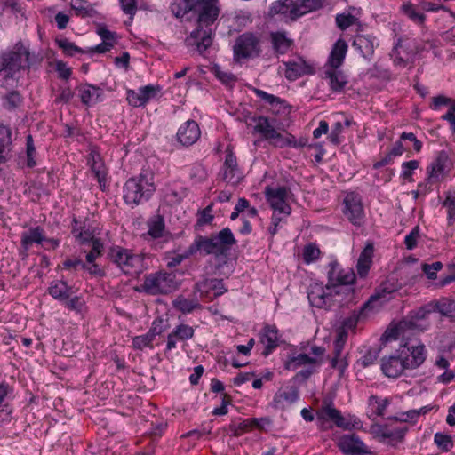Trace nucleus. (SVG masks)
Listing matches in <instances>:
<instances>
[{"label":"nucleus","instance_id":"f257e3e1","mask_svg":"<svg viewBox=\"0 0 455 455\" xmlns=\"http://www.w3.org/2000/svg\"><path fill=\"white\" fill-rule=\"evenodd\" d=\"M171 10L175 17L196 22L186 42L204 54L212 44V27L220 15L219 0H174Z\"/></svg>","mask_w":455,"mask_h":455},{"label":"nucleus","instance_id":"f03ea898","mask_svg":"<svg viewBox=\"0 0 455 455\" xmlns=\"http://www.w3.org/2000/svg\"><path fill=\"white\" fill-rule=\"evenodd\" d=\"M38 61L37 57L30 55L27 47L17 44L12 50L0 54V87L12 88L19 81L18 73L30 68Z\"/></svg>","mask_w":455,"mask_h":455},{"label":"nucleus","instance_id":"7ed1b4c3","mask_svg":"<svg viewBox=\"0 0 455 455\" xmlns=\"http://www.w3.org/2000/svg\"><path fill=\"white\" fill-rule=\"evenodd\" d=\"M237 241L229 228H222L209 236L197 235L188 249V255L200 252L203 255H214L215 257H227Z\"/></svg>","mask_w":455,"mask_h":455},{"label":"nucleus","instance_id":"20e7f679","mask_svg":"<svg viewBox=\"0 0 455 455\" xmlns=\"http://www.w3.org/2000/svg\"><path fill=\"white\" fill-rule=\"evenodd\" d=\"M156 191L154 176L150 172H141L130 178L123 187V198L132 207L148 202Z\"/></svg>","mask_w":455,"mask_h":455},{"label":"nucleus","instance_id":"39448f33","mask_svg":"<svg viewBox=\"0 0 455 455\" xmlns=\"http://www.w3.org/2000/svg\"><path fill=\"white\" fill-rule=\"evenodd\" d=\"M178 286L175 274L160 270L144 276L141 291L151 296L166 295Z\"/></svg>","mask_w":455,"mask_h":455},{"label":"nucleus","instance_id":"423d86ee","mask_svg":"<svg viewBox=\"0 0 455 455\" xmlns=\"http://www.w3.org/2000/svg\"><path fill=\"white\" fill-rule=\"evenodd\" d=\"M108 257L125 275L140 274L144 270V255L121 246L109 249Z\"/></svg>","mask_w":455,"mask_h":455},{"label":"nucleus","instance_id":"0eeeda50","mask_svg":"<svg viewBox=\"0 0 455 455\" xmlns=\"http://www.w3.org/2000/svg\"><path fill=\"white\" fill-rule=\"evenodd\" d=\"M341 212L344 218L354 227L364 225L366 215L362 196L355 191L347 192L342 204Z\"/></svg>","mask_w":455,"mask_h":455},{"label":"nucleus","instance_id":"6e6552de","mask_svg":"<svg viewBox=\"0 0 455 455\" xmlns=\"http://www.w3.org/2000/svg\"><path fill=\"white\" fill-rule=\"evenodd\" d=\"M261 52L260 36L252 32L238 36L233 46L234 58L237 60L257 58Z\"/></svg>","mask_w":455,"mask_h":455},{"label":"nucleus","instance_id":"1a4fd4ad","mask_svg":"<svg viewBox=\"0 0 455 455\" xmlns=\"http://www.w3.org/2000/svg\"><path fill=\"white\" fill-rule=\"evenodd\" d=\"M409 428L393 423L378 424L372 427V432L379 443L396 447L404 441Z\"/></svg>","mask_w":455,"mask_h":455},{"label":"nucleus","instance_id":"9d476101","mask_svg":"<svg viewBox=\"0 0 455 455\" xmlns=\"http://www.w3.org/2000/svg\"><path fill=\"white\" fill-rule=\"evenodd\" d=\"M328 267L327 289H332L335 295L339 294L340 286L352 284L355 281V274L353 269H343L337 260L331 261Z\"/></svg>","mask_w":455,"mask_h":455},{"label":"nucleus","instance_id":"9b49d317","mask_svg":"<svg viewBox=\"0 0 455 455\" xmlns=\"http://www.w3.org/2000/svg\"><path fill=\"white\" fill-rule=\"evenodd\" d=\"M289 192L290 189L285 186L267 187L265 189V196L270 207L285 217L291 213V207L287 203Z\"/></svg>","mask_w":455,"mask_h":455},{"label":"nucleus","instance_id":"f8f14e48","mask_svg":"<svg viewBox=\"0 0 455 455\" xmlns=\"http://www.w3.org/2000/svg\"><path fill=\"white\" fill-rule=\"evenodd\" d=\"M162 87L158 84H147L141 86L138 91L129 89L126 92V100L129 105L138 108L145 106L149 100L156 99Z\"/></svg>","mask_w":455,"mask_h":455},{"label":"nucleus","instance_id":"ddd939ff","mask_svg":"<svg viewBox=\"0 0 455 455\" xmlns=\"http://www.w3.org/2000/svg\"><path fill=\"white\" fill-rule=\"evenodd\" d=\"M334 294L332 289H327V284L323 286L322 283H315L310 285L307 298L311 306L329 309L332 306Z\"/></svg>","mask_w":455,"mask_h":455},{"label":"nucleus","instance_id":"4468645a","mask_svg":"<svg viewBox=\"0 0 455 455\" xmlns=\"http://www.w3.org/2000/svg\"><path fill=\"white\" fill-rule=\"evenodd\" d=\"M338 446L347 455H372L371 449L355 434L343 435L339 437Z\"/></svg>","mask_w":455,"mask_h":455},{"label":"nucleus","instance_id":"2eb2a0df","mask_svg":"<svg viewBox=\"0 0 455 455\" xmlns=\"http://www.w3.org/2000/svg\"><path fill=\"white\" fill-rule=\"evenodd\" d=\"M379 46L378 38L372 34H362L356 32L352 42V47L366 60L371 61L373 58L375 49Z\"/></svg>","mask_w":455,"mask_h":455},{"label":"nucleus","instance_id":"dca6fc26","mask_svg":"<svg viewBox=\"0 0 455 455\" xmlns=\"http://www.w3.org/2000/svg\"><path fill=\"white\" fill-rule=\"evenodd\" d=\"M450 159L448 154L442 150L427 167V180L430 183L441 181L449 172Z\"/></svg>","mask_w":455,"mask_h":455},{"label":"nucleus","instance_id":"f3484780","mask_svg":"<svg viewBox=\"0 0 455 455\" xmlns=\"http://www.w3.org/2000/svg\"><path fill=\"white\" fill-rule=\"evenodd\" d=\"M268 13L270 16L281 15L284 20H296L304 14L298 4L293 0H277L271 4Z\"/></svg>","mask_w":455,"mask_h":455},{"label":"nucleus","instance_id":"a211bd4d","mask_svg":"<svg viewBox=\"0 0 455 455\" xmlns=\"http://www.w3.org/2000/svg\"><path fill=\"white\" fill-rule=\"evenodd\" d=\"M245 124L247 127L252 128L253 134H259L265 140H271L272 137L277 135L273 122L264 116H252L245 117Z\"/></svg>","mask_w":455,"mask_h":455},{"label":"nucleus","instance_id":"6ab92c4d","mask_svg":"<svg viewBox=\"0 0 455 455\" xmlns=\"http://www.w3.org/2000/svg\"><path fill=\"white\" fill-rule=\"evenodd\" d=\"M45 240V231L41 226L29 228L27 231H23L20 235V254L22 259L28 256V251L33 244L43 245Z\"/></svg>","mask_w":455,"mask_h":455},{"label":"nucleus","instance_id":"aec40b11","mask_svg":"<svg viewBox=\"0 0 455 455\" xmlns=\"http://www.w3.org/2000/svg\"><path fill=\"white\" fill-rule=\"evenodd\" d=\"M405 363L403 353L397 351L396 354L381 359V371L385 376L396 379L405 369H409Z\"/></svg>","mask_w":455,"mask_h":455},{"label":"nucleus","instance_id":"412c9836","mask_svg":"<svg viewBox=\"0 0 455 455\" xmlns=\"http://www.w3.org/2000/svg\"><path fill=\"white\" fill-rule=\"evenodd\" d=\"M222 180L233 185L238 184L242 180V172L238 167L236 156L229 148L226 149Z\"/></svg>","mask_w":455,"mask_h":455},{"label":"nucleus","instance_id":"4be33fe9","mask_svg":"<svg viewBox=\"0 0 455 455\" xmlns=\"http://www.w3.org/2000/svg\"><path fill=\"white\" fill-rule=\"evenodd\" d=\"M317 419L322 423L331 421L336 427L345 430L350 429L353 427L351 421L346 419L340 411L334 408L331 404L322 406L317 411Z\"/></svg>","mask_w":455,"mask_h":455},{"label":"nucleus","instance_id":"5701e85b","mask_svg":"<svg viewBox=\"0 0 455 455\" xmlns=\"http://www.w3.org/2000/svg\"><path fill=\"white\" fill-rule=\"evenodd\" d=\"M201 136L198 124L195 120H188L178 129L176 137L178 141L185 147L195 144Z\"/></svg>","mask_w":455,"mask_h":455},{"label":"nucleus","instance_id":"b1692460","mask_svg":"<svg viewBox=\"0 0 455 455\" xmlns=\"http://www.w3.org/2000/svg\"><path fill=\"white\" fill-rule=\"evenodd\" d=\"M283 65L285 66L284 76L289 81H295L303 76L315 73L314 67L301 58H299L298 60L283 62Z\"/></svg>","mask_w":455,"mask_h":455},{"label":"nucleus","instance_id":"393cba45","mask_svg":"<svg viewBox=\"0 0 455 455\" xmlns=\"http://www.w3.org/2000/svg\"><path fill=\"white\" fill-rule=\"evenodd\" d=\"M259 342L264 345L262 355L267 356L280 344V336L275 325L266 324L259 333Z\"/></svg>","mask_w":455,"mask_h":455},{"label":"nucleus","instance_id":"a878e982","mask_svg":"<svg viewBox=\"0 0 455 455\" xmlns=\"http://www.w3.org/2000/svg\"><path fill=\"white\" fill-rule=\"evenodd\" d=\"M195 290L204 297H211L213 293V298L223 295L228 291L222 279L206 278L196 283Z\"/></svg>","mask_w":455,"mask_h":455},{"label":"nucleus","instance_id":"bb28decb","mask_svg":"<svg viewBox=\"0 0 455 455\" xmlns=\"http://www.w3.org/2000/svg\"><path fill=\"white\" fill-rule=\"evenodd\" d=\"M398 290L397 284L390 283L388 281L383 282L375 292L369 298V299L363 303V308L375 307V304L380 301V305L392 299V295Z\"/></svg>","mask_w":455,"mask_h":455},{"label":"nucleus","instance_id":"cd10ccee","mask_svg":"<svg viewBox=\"0 0 455 455\" xmlns=\"http://www.w3.org/2000/svg\"><path fill=\"white\" fill-rule=\"evenodd\" d=\"M81 102L87 107L103 100V90L96 85L85 83L76 87Z\"/></svg>","mask_w":455,"mask_h":455},{"label":"nucleus","instance_id":"c85d7f7f","mask_svg":"<svg viewBox=\"0 0 455 455\" xmlns=\"http://www.w3.org/2000/svg\"><path fill=\"white\" fill-rule=\"evenodd\" d=\"M255 94L266 103L269 105V110L274 115H287L291 111V107L285 100H283L275 95L267 93V92L255 89Z\"/></svg>","mask_w":455,"mask_h":455},{"label":"nucleus","instance_id":"c756f323","mask_svg":"<svg viewBox=\"0 0 455 455\" xmlns=\"http://www.w3.org/2000/svg\"><path fill=\"white\" fill-rule=\"evenodd\" d=\"M195 330L188 324L177 325L167 336L166 351H171L177 347L179 341H186L194 337Z\"/></svg>","mask_w":455,"mask_h":455},{"label":"nucleus","instance_id":"7c9ffc66","mask_svg":"<svg viewBox=\"0 0 455 455\" xmlns=\"http://www.w3.org/2000/svg\"><path fill=\"white\" fill-rule=\"evenodd\" d=\"M403 353L405 364L409 369H416L426 360V349L424 345L411 346L407 350H401Z\"/></svg>","mask_w":455,"mask_h":455},{"label":"nucleus","instance_id":"2f4dec72","mask_svg":"<svg viewBox=\"0 0 455 455\" xmlns=\"http://www.w3.org/2000/svg\"><path fill=\"white\" fill-rule=\"evenodd\" d=\"M374 254L373 243L368 242L362 252L356 264L357 274L360 277L364 278L368 275L372 265V258Z\"/></svg>","mask_w":455,"mask_h":455},{"label":"nucleus","instance_id":"473e14b6","mask_svg":"<svg viewBox=\"0 0 455 455\" xmlns=\"http://www.w3.org/2000/svg\"><path fill=\"white\" fill-rule=\"evenodd\" d=\"M299 399V390L296 387H289L284 390H278L273 398V405L276 409H283L285 405L296 403Z\"/></svg>","mask_w":455,"mask_h":455},{"label":"nucleus","instance_id":"72a5a7b5","mask_svg":"<svg viewBox=\"0 0 455 455\" xmlns=\"http://www.w3.org/2000/svg\"><path fill=\"white\" fill-rule=\"evenodd\" d=\"M347 52V44L345 40L339 38L333 44L329 59L328 64L330 68H339L344 62Z\"/></svg>","mask_w":455,"mask_h":455},{"label":"nucleus","instance_id":"f704fd0d","mask_svg":"<svg viewBox=\"0 0 455 455\" xmlns=\"http://www.w3.org/2000/svg\"><path fill=\"white\" fill-rule=\"evenodd\" d=\"M324 78L329 79V86L332 92H343L347 84L345 74L338 68H328L324 71Z\"/></svg>","mask_w":455,"mask_h":455},{"label":"nucleus","instance_id":"c9c22d12","mask_svg":"<svg viewBox=\"0 0 455 455\" xmlns=\"http://www.w3.org/2000/svg\"><path fill=\"white\" fill-rule=\"evenodd\" d=\"M47 291L54 299L60 302H64L73 294L72 287L66 281H52Z\"/></svg>","mask_w":455,"mask_h":455},{"label":"nucleus","instance_id":"e433bc0d","mask_svg":"<svg viewBox=\"0 0 455 455\" xmlns=\"http://www.w3.org/2000/svg\"><path fill=\"white\" fill-rule=\"evenodd\" d=\"M272 48L276 54H285L291 48L293 40L287 37L285 32H271Z\"/></svg>","mask_w":455,"mask_h":455},{"label":"nucleus","instance_id":"4c0bfd02","mask_svg":"<svg viewBox=\"0 0 455 455\" xmlns=\"http://www.w3.org/2000/svg\"><path fill=\"white\" fill-rule=\"evenodd\" d=\"M319 361L316 357H311L301 353L297 355L289 356L284 363V368L289 371H295L303 365H317Z\"/></svg>","mask_w":455,"mask_h":455},{"label":"nucleus","instance_id":"58836bf2","mask_svg":"<svg viewBox=\"0 0 455 455\" xmlns=\"http://www.w3.org/2000/svg\"><path fill=\"white\" fill-rule=\"evenodd\" d=\"M91 170L94 173L100 189L104 191L107 181V171L99 154H92Z\"/></svg>","mask_w":455,"mask_h":455},{"label":"nucleus","instance_id":"ea45409f","mask_svg":"<svg viewBox=\"0 0 455 455\" xmlns=\"http://www.w3.org/2000/svg\"><path fill=\"white\" fill-rule=\"evenodd\" d=\"M173 307L182 314H190L202 307L197 299H187L182 295L178 296L172 301Z\"/></svg>","mask_w":455,"mask_h":455},{"label":"nucleus","instance_id":"a19ab883","mask_svg":"<svg viewBox=\"0 0 455 455\" xmlns=\"http://www.w3.org/2000/svg\"><path fill=\"white\" fill-rule=\"evenodd\" d=\"M71 9L81 18H93L97 15L93 5L86 0H72Z\"/></svg>","mask_w":455,"mask_h":455},{"label":"nucleus","instance_id":"79ce46f5","mask_svg":"<svg viewBox=\"0 0 455 455\" xmlns=\"http://www.w3.org/2000/svg\"><path fill=\"white\" fill-rule=\"evenodd\" d=\"M401 11L417 25H423L426 21V15L422 11V7L419 8L411 3H405L401 6Z\"/></svg>","mask_w":455,"mask_h":455},{"label":"nucleus","instance_id":"37998d69","mask_svg":"<svg viewBox=\"0 0 455 455\" xmlns=\"http://www.w3.org/2000/svg\"><path fill=\"white\" fill-rule=\"evenodd\" d=\"M12 142L11 129L0 124V161H6L5 154L11 150Z\"/></svg>","mask_w":455,"mask_h":455},{"label":"nucleus","instance_id":"c03bdc74","mask_svg":"<svg viewBox=\"0 0 455 455\" xmlns=\"http://www.w3.org/2000/svg\"><path fill=\"white\" fill-rule=\"evenodd\" d=\"M372 310L371 308H363V304L358 310H354L342 322V328L346 330H355L358 322L366 316V312Z\"/></svg>","mask_w":455,"mask_h":455},{"label":"nucleus","instance_id":"a18cd8bd","mask_svg":"<svg viewBox=\"0 0 455 455\" xmlns=\"http://www.w3.org/2000/svg\"><path fill=\"white\" fill-rule=\"evenodd\" d=\"M148 235L153 239L161 238L164 235L165 225L164 218L160 215L154 217L148 221Z\"/></svg>","mask_w":455,"mask_h":455},{"label":"nucleus","instance_id":"49530a36","mask_svg":"<svg viewBox=\"0 0 455 455\" xmlns=\"http://www.w3.org/2000/svg\"><path fill=\"white\" fill-rule=\"evenodd\" d=\"M432 312H435V307L432 304H427L423 307H420L416 310L411 311V319H409L408 321H412L413 324H408V330L415 329L417 327L416 321L426 319L427 315Z\"/></svg>","mask_w":455,"mask_h":455},{"label":"nucleus","instance_id":"de8ad7c7","mask_svg":"<svg viewBox=\"0 0 455 455\" xmlns=\"http://www.w3.org/2000/svg\"><path fill=\"white\" fill-rule=\"evenodd\" d=\"M212 204L197 212V219L195 224V228L196 230H202L203 227L205 225H210L213 221L214 215L212 213Z\"/></svg>","mask_w":455,"mask_h":455},{"label":"nucleus","instance_id":"09e8293b","mask_svg":"<svg viewBox=\"0 0 455 455\" xmlns=\"http://www.w3.org/2000/svg\"><path fill=\"white\" fill-rule=\"evenodd\" d=\"M390 403L391 400L387 397L381 399L374 395L369 397V405L372 407L373 413L378 417L384 416L385 411Z\"/></svg>","mask_w":455,"mask_h":455},{"label":"nucleus","instance_id":"8fccbe9b","mask_svg":"<svg viewBox=\"0 0 455 455\" xmlns=\"http://www.w3.org/2000/svg\"><path fill=\"white\" fill-rule=\"evenodd\" d=\"M22 97L18 91H11L3 97V107L9 111L19 108L22 103Z\"/></svg>","mask_w":455,"mask_h":455},{"label":"nucleus","instance_id":"3c124183","mask_svg":"<svg viewBox=\"0 0 455 455\" xmlns=\"http://www.w3.org/2000/svg\"><path fill=\"white\" fill-rule=\"evenodd\" d=\"M408 324H413L412 321H402L399 324L394 328L387 329L383 334V338L387 340L398 339L400 336L403 338L405 336L404 331L408 329Z\"/></svg>","mask_w":455,"mask_h":455},{"label":"nucleus","instance_id":"603ef678","mask_svg":"<svg viewBox=\"0 0 455 455\" xmlns=\"http://www.w3.org/2000/svg\"><path fill=\"white\" fill-rule=\"evenodd\" d=\"M443 206L447 209L448 225H453L455 222V191L449 190L446 193V197L443 203Z\"/></svg>","mask_w":455,"mask_h":455},{"label":"nucleus","instance_id":"864d4df0","mask_svg":"<svg viewBox=\"0 0 455 455\" xmlns=\"http://www.w3.org/2000/svg\"><path fill=\"white\" fill-rule=\"evenodd\" d=\"M213 73L216 78L227 87L232 88L237 81L236 76L233 73L224 71L219 66L213 68Z\"/></svg>","mask_w":455,"mask_h":455},{"label":"nucleus","instance_id":"5fc2aeb1","mask_svg":"<svg viewBox=\"0 0 455 455\" xmlns=\"http://www.w3.org/2000/svg\"><path fill=\"white\" fill-rule=\"evenodd\" d=\"M419 167V162L418 160H410L403 162L401 165L402 172L400 174V178L403 179V180L412 181V175L415 170H417Z\"/></svg>","mask_w":455,"mask_h":455},{"label":"nucleus","instance_id":"6e6d98bb","mask_svg":"<svg viewBox=\"0 0 455 455\" xmlns=\"http://www.w3.org/2000/svg\"><path fill=\"white\" fill-rule=\"evenodd\" d=\"M321 251L315 243H308L303 249V260L306 264H310L319 259Z\"/></svg>","mask_w":455,"mask_h":455},{"label":"nucleus","instance_id":"4d7b16f0","mask_svg":"<svg viewBox=\"0 0 455 455\" xmlns=\"http://www.w3.org/2000/svg\"><path fill=\"white\" fill-rule=\"evenodd\" d=\"M56 44L61 48L65 54L74 56L76 53H84L82 48L76 46L74 43L68 41L67 38L57 39Z\"/></svg>","mask_w":455,"mask_h":455},{"label":"nucleus","instance_id":"13d9d810","mask_svg":"<svg viewBox=\"0 0 455 455\" xmlns=\"http://www.w3.org/2000/svg\"><path fill=\"white\" fill-rule=\"evenodd\" d=\"M380 352L379 348L372 347L370 348L358 361V363L363 368H367L374 364L379 357Z\"/></svg>","mask_w":455,"mask_h":455},{"label":"nucleus","instance_id":"bf43d9fd","mask_svg":"<svg viewBox=\"0 0 455 455\" xmlns=\"http://www.w3.org/2000/svg\"><path fill=\"white\" fill-rule=\"evenodd\" d=\"M36 148L32 136L29 134L26 138V156H27V166L33 168L36 165Z\"/></svg>","mask_w":455,"mask_h":455},{"label":"nucleus","instance_id":"052dcab7","mask_svg":"<svg viewBox=\"0 0 455 455\" xmlns=\"http://www.w3.org/2000/svg\"><path fill=\"white\" fill-rule=\"evenodd\" d=\"M434 441L443 451H448L453 447L451 436L440 432L435 435Z\"/></svg>","mask_w":455,"mask_h":455},{"label":"nucleus","instance_id":"680f3d73","mask_svg":"<svg viewBox=\"0 0 455 455\" xmlns=\"http://www.w3.org/2000/svg\"><path fill=\"white\" fill-rule=\"evenodd\" d=\"M154 339H151V337L145 333L143 335L135 336L132 339V347L134 349L142 350L146 347L153 348V343Z\"/></svg>","mask_w":455,"mask_h":455},{"label":"nucleus","instance_id":"e2e57ef3","mask_svg":"<svg viewBox=\"0 0 455 455\" xmlns=\"http://www.w3.org/2000/svg\"><path fill=\"white\" fill-rule=\"evenodd\" d=\"M251 429L250 419H244L240 422L232 421L229 425V430L234 436H240Z\"/></svg>","mask_w":455,"mask_h":455},{"label":"nucleus","instance_id":"0e129e2a","mask_svg":"<svg viewBox=\"0 0 455 455\" xmlns=\"http://www.w3.org/2000/svg\"><path fill=\"white\" fill-rule=\"evenodd\" d=\"M435 307V311H438L440 314L445 316H452L455 312V301L453 300H444L443 302H438Z\"/></svg>","mask_w":455,"mask_h":455},{"label":"nucleus","instance_id":"69168bd1","mask_svg":"<svg viewBox=\"0 0 455 455\" xmlns=\"http://www.w3.org/2000/svg\"><path fill=\"white\" fill-rule=\"evenodd\" d=\"M400 139L404 141L405 144L410 146L412 144V148L415 152L419 153L421 151L423 144L422 142L417 139L416 135L413 132H403L400 135Z\"/></svg>","mask_w":455,"mask_h":455},{"label":"nucleus","instance_id":"338daca9","mask_svg":"<svg viewBox=\"0 0 455 455\" xmlns=\"http://www.w3.org/2000/svg\"><path fill=\"white\" fill-rule=\"evenodd\" d=\"M304 14L320 9L323 6L322 0H297L296 2Z\"/></svg>","mask_w":455,"mask_h":455},{"label":"nucleus","instance_id":"774afa93","mask_svg":"<svg viewBox=\"0 0 455 455\" xmlns=\"http://www.w3.org/2000/svg\"><path fill=\"white\" fill-rule=\"evenodd\" d=\"M441 119L450 124L451 133L455 134V100H452L449 110L441 116Z\"/></svg>","mask_w":455,"mask_h":455}]
</instances>
